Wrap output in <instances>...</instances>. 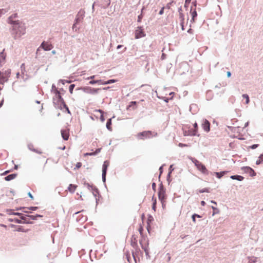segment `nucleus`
Wrapping results in <instances>:
<instances>
[{
    "label": "nucleus",
    "mask_w": 263,
    "mask_h": 263,
    "mask_svg": "<svg viewBox=\"0 0 263 263\" xmlns=\"http://www.w3.org/2000/svg\"><path fill=\"white\" fill-rule=\"evenodd\" d=\"M26 26L25 24L21 22H17L12 25L11 34L15 40L20 39L26 33Z\"/></svg>",
    "instance_id": "obj_1"
},
{
    "label": "nucleus",
    "mask_w": 263,
    "mask_h": 263,
    "mask_svg": "<svg viewBox=\"0 0 263 263\" xmlns=\"http://www.w3.org/2000/svg\"><path fill=\"white\" fill-rule=\"evenodd\" d=\"M54 95L55 96L53 97V104L55 107L62 110V105L65 104V102L62 96V93H60V91L56 90Z\"/></svg>",
    "instance_id": "obj_2"
},
{
    "label": "nucleus",
    "mask_w": 263,
    "mask_h": 263,
    "mask_svg": "<svg viewBox=\"0 0 263 263\" xmlns=\"http://www.w3.org/2000/svg\"><path fill=\"white\" fill-rule=\"evenodd\" d=\"M101 89V88H94L89 86H85L78 87L76 89V90H81L86 93L96 95Z\"/></svg>",
    "instance_id": "obj_3"
},
{
    "label": "nucleus",
    "mask_w": 263,
    "mask_h": 263,
    "mask_svg": "<svg viewBox=\"0 0 263 263\" xmlns=\"http://www.w3.org/2000/svg\"><path fill=\"white\" fill-rule=\"evenodd\" d=\"M53 48V46L51 44H48L47 42L45 41H43L40 46L37 49L36 51V58H37V56L40 55V51H41V49H43L45 51H49Z\"/></svg>",
    "instance_id": "obj_4"
},
{
    "label": "nucleus",
    "mask_w": 263,
    "mask_h": 263,
    "mask_svg": "<svg viewBox=\"0 0 263 263\" xmlns=\"http://www.w3.org/2000/svg\"><path fill=\"white\" fill-rule=\"evenodd\" d=\"M158 195L160 201L165 200L166 198V189L162 182L159 185Z\"/></svg>",
    "instance_id": "obj_5"
},
{
    "label": "nucleus",
    "mask_w": 263,
    "mask_h": 263,
    "mask_svg": "<svg viewBox=\"0 0 263 263\" xmlns=\"http://www.w3.org/2000/svg\"><path fill=\"white\" fill-rule=\"evenodd\" d=\"M146 34L144 31L143 26H138L137 30L135 31V39H138L143 37L145 36Z\"/></svg>",
    "instance_id": "obj_6"
},
{
    "label": "nucleus",
    "mask_w": 263,
    "mask_h": 263,
    "mask_svg": "<svg viewBox=\"0 0 263 263\" xmlns=\"http://www.w3.org/2000/svg\"><path fill=\"white\" fill-rule=\"evenodd\" d=\"M193 162L195 163V165L197 166V168L202 173L204 174H208V170L205 167V165H203L201 162L196 159H195V161H193Z\"/></svg>",
    "instance_id": "obj_7"
},
{
    "label": "nucleus",
    "mask_w": 263,
    "mask_h": 263,
    "mask_svg": "<svg viewBox=\"0 0 263 263\" xmlns=\"http://www.w3.org/2000/svg\"><path fill=\"white\" fill-rule=\"evenodd\" d=\"M85 16V11L82 9H81L77 13L74 21L75 24H80L81 23L84 19Z\"/></svg>",
    "instance_id": "obj_8"
},
{
    "label": "nucleus",
    "mask_w": 263,
    "mask_h": 263,
    "mask_svg": "<svg viewBox=\"0 0 263 263\" xmlns=\"http://www.w3.org/2000/svg\"><path fill=\"white\" fill-rule=\"evenodd\" d=\"M152 135V132L148 131H144L141 133H139L138 134V138L140 139H144L145 138H150Z\"/></svg>",
    "instance_id": "obj_9"
},
{
    "label": "nucleus",
    "mask_w": 263,
    "mask_h": 263,
    "mask_svg": "<svg viewBox=\"0 0 263 263\" xmlns=\"http://www.w3.org/2000/svg\"><path fill=\"white\" fill-rule=\"evenodd\" d=\"M241 170L243 171L245 173L249 174L251 177H254L256 175L254 170L250 166H243L241 167Z\"/></svg>",
    "instance_id": "obj_10"
},
{
    "label": "nucleus",
    "mask_w": 263,
    "mask_h": 263,
    "mask_svg": "<svg viewBox=\"0 0 263 263\" xmlns=\"http://www.w3.org/2000/svg\"><path fill=\"white\" fill-rule=\"evenodd\" d=\"M210 122L207 119H203L202 123V127L206 133L210 131Z\"/></svg>",
    "instance_id": "obj_11"
},
{
    "label": "nucleus",
    "mask_w": 263,
    "mask_h": 263,
    "mask_svg": "<svg viewBox=\"0 0 263 263\" xmlns=\"http://www.w3.org/2000/svg\"><path fill=\"white\" fill-rule=\"evenodd\" d=\"M184 136H199V135H198L196 133V129H193L192 128L190 129L187 130H185L183 132Z\"/></svg>",
    "instance_id": "obj_12"
},
{
    "label": "nucleus",
    "mask_w": 263,
    "mask_h": 263,
    "mask_svg": "<svg viewBox=\"0 0 263 263\" xmlns=\"http://www.w3.org/2000/svg\"><path fill=\"white\" fill-rule=\"evenodd\" d=\"M17 17V13H13L12 15H11L8 18V23L11 25L14 24L15 23H17V22H20L19 20H14V18H16Z\"/></svg>",
    "instance_id": "obj_13"
},
{
    "label": "nucleus",
    "mask_w": 263,
    "mask_h": 263,
    "mask_svg": "<svg viewBox=\"0 0 263 263\" xmlns=\"http://www.w3.org/2000/svg\"><path fill=\"white\" fill-rule=\"evenodd\" d=\"M91 192H92L93 195L96 198V204L97 205L98 203V201H99V198H97V195H98L99 197L101 196L99 194V191L98 189L96 186H95V187H93V190L91 191Z\"/></svg>",
    "instance_id": "obj_14"
},
{
    "label": "nucleus",
    "mask_w": 263,
    "mask_h": 263,
    "mask_svg": "<svg viewBox=\"0 0 263 263\" xmlns=\"http://www.w3.org/2000/svg\"><path fill=\"white\" fill-rule=\"evenodd\" d=\"M137 238L138 236L135 235H133L132 236L130 245L133 248H136L138 246L137 239Z\"/></svg>",
    "instance_id": "obj_15"
},
{
    "label": "nucleus",
    "mask_w": 263,
    "mask_h": 263,
    "mask_svg": "<svg viewBox=\"0 0 263 263\" xmlns=\"http://www.w3.org/2000/svg\"><path fill=\"white\" fill-rule=\"evenodd\" d=\"M190 13L192 15V19L191 20V22L193 23L195 22V19L197 16V12L196 10V9L193 10V7L192 6L190 10Z\"/></svg>",
    "instance_id": "obj_16"
},
{
    "label": "nucleus",
    "mask_w": 263,
    "mask_h": 263,
    "mask_svg": "<svg viewBox=\"0 0 263 263\" xmlns=\"http://www.w3.org/2000/svg\"><path fill=\"white\" fill-rule=\"evenodd\" d=\"M61 133L62 138L64 140H68L69 137V132L65 129H62Z\"/></svg>",
    "instance_id": "obj_17"
},
{
    "label": "nucleus",
    "mask_w": 263,
    "mask_h": 263,
    "mask_svg": "<svg viewBox=\"0 0 263 263\" xmlns=\"http://www.w3.org/2000/svg\"><path fill=\"white\" fill-rule=\"evenodd\" d=\"M17 173L11 174H9L8 175L6 176V177H5L4 179H5V180H6L7 181H10L15 179L16 178V177L17 176Z\"/></svg>",
    "instance_id": "obj_18"
},
{
    "label": "nucleus",
    "mask_w": 263,
    "mask_h": 263,
    "mask_svg": "<svg viewBox=\"0 0 263 263\" xmlns=\"http://www.w3.org/2000/svg\"><path fill=\"white\" fill-rule=\"evenodd\" d=\"M135 250V252L132 251V255L134 259V260L135 262H136V256L139 253L142 254V252L141 251L140 249H139V247L137 246L136 248H134Z\"/></svg>",
    "instance_id": "obj_19"
},
{
    "label": "nucleus",
    "mask_w": 263,
    "mask_h": 263,
    "mask_svg": "<svg viewBox=\"0 0 263 263\" xmlns=\"http://www.w3.org/2000/svg\"><path fill=\"white\" fill-rule=\"evenodd\" d=\"M6 54L5 53V49L0 52V65H2L5 62Z\"/></svg>",
    "instance_id": "obj_20"
},
{
    "label": "nucleus",
    "mask_w": 263,
    "mask_h": 263,
    "mask_svg": "<svg viewBox=\"0 0 263 263\" xmlns=\"http://www.w3.org/2000/svg\"><path fill=\"white\" fill-rule=\"evenodd\" d=\"M109 165V162L107 160H105L102 165V173H107V168Z\"/></svg>",
    "instance_id": "obj_21"
},
{
    "label": "nucleus",
    "mask_w": 263,
    "mask_h": 263,
    "mask_svg": "<svg viewBox=\"0 0 263 263\" xmlns=\"http://www.w3.org/2000/svg\"><path fill=\"white\" fill-rule=\"evenodd\" d=\"M230 178L233 180H236L239 181H241L244 179V177L241 175H235L230 176Z\"/></svg>",
    "instance_id": "obj_22"
},
{
    "label": "nucleus",
    "mask_w": 263,
    "mask_h": 263,
    "mask_svg": "<svg viewBox=\"0 0 263 263\" xmlns=\"http://www.w3.org/2000/svg\"><path fill=\"white\" fill-rule=\"evenodd\" d=\"M137 102L136 101H131L129 105L127 106V109H129V108H132L133 110L136 109L137 108Z\"/></svg>",
    "instance_id": "obj_23"
},
{
    "label": "nucleus",
    "mask_w": 263,
    "mask_h": 263,
    "mask_svg": "<svg viewBox=\"0 0 263 263\" xmlns=\"http://www.w3.org/2000/svg\"><path fill=\"white\" fill-rule=\"evenodd\" d=\"M77 187V185L73 184H70L68 187V190L71 193H73Z\"/></svg>",
    "instance_id": "obj_24"
},
{
    "label": "nucleus",
    "mask_w": 263,
    "mask_h": 263,
    "mask_svg": "<svg viewBox=\"0 0 263 263\" xmlns=\"http://www.w3.org/2000/svg\"><path fill=\"white\" fill-rule=\"evenodd\" d=\"M112 118H109L107 120L106 127L109 131L112 130L111 124H112Z\"/></svg>",
    "instance_id": "obj_25"
},
{
    "label": "nucleus",
    "mask_w": 263,
    "mask_h": 263,
    "mask_svg": "<svg viewBox=\"0 0 263 263\" xmlns=\"http://www.w3.org/2000/svg\"><path fill=\"white\" fill-rule=\"evenodd\" d=\"M152 209L155 212L156 211L157 208V199L154 196V195L152 197Z\"/></svg>",
    "instance_id": "obj_26"
},
{
    "label": "nucleus",
    "mask_w": 263,
    "mask_h": 263,
    "mask_svg": "<svg viewBox=\"0 0 263 263\" xmlns=\"http://www.w3.org/2000/svg\"><path fill=\"white\" fill-rule=\"evenodd\" d=\"M227 173V171H221L220 172H215V174L216 175V177L220 179L224 175H226Z\"/></svg>",
    "instance_id": "obj_27"
},
{
    "label": "nucleus",
    "mask_w": 263,
    "mask_h": 263,
    "mask_svg": "<svg viewBox=\"0 0 263 263\" xmlns=\"http://www.w3.org/2000/svg\"><path fill=\"white\" fill-rule=\"evenodd\" d=\"M8 220L9 221V222H14L16 223H18V224H21V223H22V221L17 218H8Z\"/></svg>",
    "instance_id": "obj_28"
},
{
    "label": "nucleus",
    "mask_w": 263,
    "mask_h": 263,
    "mask_svg": "<svg viewBox=\"0 0 263 263\" xmlns=\"http://www.w3.org/2000/svg\"><path fill=\"white\" fill-rule=\"evenodd\" d=\"M83 184L87 187V188L89 191H92L93 189V187H95L93 184H90L89 183H87L86 181H84Z\"/></svg>",
    "instance_id": "obj_29"
},
{
    "label": "nucleus",
    "mask_w": 263,
    "mask_h": 263,
    "mask_svg": "<svg viewBox=\"0 0 263 263\" xmlns=\"http://www.w3.org/2000/svg\"><path fill=\"white\" fill-rule=\"evenodd\" d=\"M139 242H140V244L141 245V247L142 249L144 251V249H145V250H146V251L148 250V240H147V242H146V245H144L143 244V243H142V240H140Z\"/></svg>",
    "instance_id": "obj_30"
},
{
    "label": "nucleus",
    "mask_w": 263,
    "mask_h": 263,
    "mask_svg": "<svg viewBox=\"0 0 263 263\" xmlns=\"http://www.w3.org/2000/svg\"><path fill=\"white\" fill-rule=\"evenodd\" d=\"M194 109V111L192 112L193 114H195L197 112V106L195 104H192L190 106V110L192 111V109Z\"/></svg>",
    "instance_id": "obj_31"
},
{
    "label": "nucleus",
    "mask_w": 263,
    "mask_h": 263,
    "mask_svg": "<svg viewBox=\"0 0 263 263\" xmlns=\"http://www.w3.org/2000/svg\"><path fill=\"white\" fill-rule=\"evenodd\" d=\"M39 217H43V215H40V214H36L35 215H30L29 219H31L32 220H37V218H39Z\"/></svg>",
    "instance_id": "obj_32"
},
{
    "label": "nucleus",
    "mask_w": 263,
    "mask_h": 263,
    "mask_svg": "<svg viewBox=\"0 0 263 263\" xmlns=\"http://www.w3.org/2000/svg\"><path fill=\"white\" fill-rule=\"evenodd\" d=\"M101 151V148H97L95 151V152H92V153H86L85 154V155H89V156H95V155H96L97 154H98L99 153H100Z\"/></svg>",
    "instance_id": "obj_33"
},
{
    "label": "nucleus",
    "mask_w": 263,
    "mask_h": 263,
    "mask_svg": "<svg viewBox=\"0 0 263 263\" xmlns=\"http://www.w3.org/2000/svg\"><path fill=\"white\" fill-rule=\"evenodd\" d=\"M263 163V153L260 154L258 160L256 162V165H259Z\"/></svg>",
    "instance_id": "obj_34"
},
{
    "label": "nucleus",
    "mask_w": 263,
    "mask_h": 263,
    "mask_svg": "<svg viewBox=\"0 0 263 263\" xmlns=\"http://www.w3.org/2000/svg\"><path fill=\"white\" fill-rule=\"evenodd\" d=\"M6 211H7V213L9 215H17V216H20V215H21V213H20V212H12V210H11V209H7Z\"/></svg>",
    "instance_id": "obj_35"
},
{
    "label": "nucleus",
    "mask_w": 263,
    "mask_h": 263,
    "mask_svg": "<svg viewBox=\"0 0 263 263\" xmlns=\"http://www.w3.org/2000/svg\"><path fill=\"white\" fill-rule=\"evenodd\" d=\"M30 215H25L21 213V215H20V220L22 221H25L27 220V218H29Z\"/></svg>",
    "instance_id": "obj_36"
},
{
    "label": "nucleus",
    "mask_w": 263,
    "mask_h": 263,
    "mask_svg": "<svg viewBox=\"0 0 263 263\" xmlns=\"http://www.w3.org/2000/svg\"><path fill=\"white\" fill-rule=\"evenodd\" d=\"M211 208L213 210V214H212L213 216L215 215V214H218L220 212L218 208H217L216 207L212 206Z\"/></svg>",
    "instance_id": "obj_37"
},
{
    "label": "nucleus",
    "mask_w": 263,
    "mask_h": 263,
    "mask_svg": "<svg viewBox=\"0 0 263 263\" xmlns=\"http://www.w3.org/2000/svg\"><path fill=\"white\" fill-rule=\"evenodd\" d=\"M17 232H28V230H25L22 226H18L17 229L15 230Z\"/></svg>",
    "instance_id": "obj_38"
},
{
    "label": "nucleus",
    "mask_w": 263,
    "mask_h": 263,
    "mask_svg": "<svg viewBox=\"0 0 263 263\" xmlns=\"http://www.w3.org/2000/svg\"><path fill=\"white\" fill-rule=\"evenodd\" d=\"M154 219L153 217L151 215L148 214L147 221H146L147 224H148V225L149 224H151L154 221Z\"/></svg>",
    "instance_id": "obj_39"
},
{
    "label": "nucleus",
    "mask_w": 263,
    "mask_h": 263,
    "mask_svg": "<svg viewBox=\"0 0 263 263\" xmlns=\"http://www.w3.org/2000/svg\"><path fill=\"white\" fill-rule=\"evenodd\" d=\"M138 231L139 232L141 237H143V228L141 224H140Z\"/></svg>",
    "instance_id": "obj_40"
},
{
    "label": "nucleus",
    "mask_w": 263,
    "mask_h": 263,
    "mask_svg": "<svg viewBox=\"0 0 263 263\" xmlns=\"http://www.w3.org/2000/svg\"><path fill=\"white\" fill-rule=\"evenodd\" d=\"M59 82L60 83H62V84L64 85L65 83L70 84L71 83L72 81L71 80H69L60 79V80H59Z\"/></svg>",
    "instance_id": "obj_41"
},
{
    "label": "nucleus",
    "mask_w": 263,
    "mask_h": 263,
    "mask_svg": "<svg viewBox=\"0 0 263 263\" xmlns=\"http://www.w3.org/2000/svg\"><path fill=\"white\" fill-rule=\"evenodd\" d=\"M179 20L181 24H184V15L182 13H180L179 14Z\"/></svg>",
    "instance_id": "obj_42"
},
{
    "label": "nucleus",
    "mask_w": 263,
    "mask_h": 263,
    "mask_svg": "<svg viewBox=\"0 0 263 263\" xmlns=\"http://www.w3.org/2000/svg\"><path fill=\"white\" fill-rule=\"evenodd\" d=\"M242 96L246 99V104H248L250 102L249 96L247 94H243Z\"/></svg>",
    "instance_id": "obj_43"
},
{
    "label": "nucleus",
    "mask_w": 263,
    "mask_h": 263,
    "mask_svg": "<svg viewBox=\"0 0 263 263\" xmlns=\"http://www.w3.org/2000/svg\"><path fill=\"white\" fill-rule=\"evenodd\" d=\"M76 85L74 84H70L69 86V92L72 94L73 93V89L74 88Z\"/></svg>",
    "instance_id": "obj_44"
},
{
    "label": "nucleus",
    "mask_w": 263,
    "mask_h": 263,
    "mask_svg": "<svg viewBox=\"0 0 263 263\" xmlns=\"http://www.w3.org/2000/svg\"><path fill=\"white\" fill-rule=\"evenodd\" d=\"M78 24H75V22H74V23L72 27V29L73 31L77 32L79 30V28L77 27V26Z\"/></svg>",
    "instance_id": "obj_45"
},
{
    "label": "nucleus",
    "mask_w": 263,
    "mask_h": 263,
    "mask_svg": "<svg viewBox=\"0 0 263 263\" xmlns=\"http://www.w3.org/2000/svg\"><path fill=\"white\" fill-rule=\"evenodd\" d=\"M4 76L10 77L11 74V69H9L4 71Z\"/></svg>",
    "instance_id": "obj_46"
},
{
    "label": "nucleus",
    "mask_w": 263,
    "mask_h": 263,
    "mask_svg": "<svg viewBox=\"0 0 263 263\" xmlns=\"http://www.w3.org/2000/svg\"><path fill=\"white\" fill-rule=\"evenodd\" d=\"M62 107H63V108H65L66 109V112L69 114H71V112H70V110L69 109V108L67 106V105L66 104V103L62 105Z\"/></svg>",
    "instance_id": "obj_47"
},
{
    "label": "nucleus",
    "mask_w": 263,
    "mask_h": 263,
    "mask_svg": "<svg viewBox=\"0 0 263 263\" xmlns=\"http://www.w3.org/2000/svg\"><path fill=\"white\" fill-rule=\"evenodd\" d=\"M210 191V189L209 188H204V189H202L201 190H199V192L200 193H209Z\"/></svg>",
    "instance_id": "obj_48"
},
{
    "label": "nucleus",
    "mask_w": 263,
    "mask_h": 263,
    "mask_svg": "<svg viewBox=\"0 0 263 263\" xmlns=\"http://www.w3.org/2000/svg\"><path fill=\"white\" fill-rule=\"evenodd\" d=\"M107 173H102V178L103 183L105 184Z\"/></svg>",
    "instance_id": "obj_49"
},
{
    "label": "nucleus",
    "mask_w": 263,
    "mask_h": 263,
    "mask_svg": "<svg viewBox=\"0 0 263 263\" xmlns=\"http://www.w3.org/2000/svg\"><path fill=\"white\" fill-rule=\"evenodd\" d=\"M9 77L5 76L4 74L3 76H2L0 77L1 80H2V81L7 82L8 81V79Z\"/></svg>",
    "instance_id": "obj_50"
},
{
    "label": "nucleus",
    "mask_w": 263,
    "mask_h": 263,
    "mask_svg": "<svg viewBox=\"0 0 263 263\" xmlns=\"http://www.w3.org/2000/svg\"><path fill=\"white\" fill-rule=\"evenodd\" d=\"M56 90H58V89L55 87V85L54 84H53L52 85V87H51V92H53L54 93Z\"/></svg>",
    "instance_id": "obj_51"
},
{
    "label": "nucleus",
    "mask_w": 263,
    "mask_h": 263,
    "mask_svg": "<svg viewBox=\"0 0 263 263\" xmlns=\"http://www.w3.org/2000/svg\"><path fill=\"white\" fill-rule=\"evenodd\" d=\"M27 146H28V148L29 150L33 152V149H35L34 147H33V145L32 144V143H28V145H27Z\"/></svg>",
    "instance_id": "obj_52"
},
{
    "label": "nucleus",
    "mask_w": 263,
    "mask_h": 263,
    "mask_svg": "<svg viewBox=\"0 0 263 263\" xmlns=\"http://www.w3.org/2000/svg\"><path fill=\"white\" fill-rule=\"evenodd\" d=\"M143 17V14L141 13L140 15H139L138 16L137 22L138 23L141 22V21H142V19Z\"/></svg>",
    "instance_id": "obj_53"
},
{
    "label": "nucleus",
    "mask_w": 263,
    "mask_h": 263,
    "mask_svg": "<svg viewBox=\"0 0 263 263\" xmlns=\"http://www.w3.org/2000/svg\"><path fill=\"white\" fill-rule=\"evenodd\" d=\"M191 0H185L184 7L187 8L189 5L190 4Z\"/></svg>",
    "instance_id": "obj_54"
},
{
    "label": "nucleus",
    "mask_w": 263,
    "mask_h": 263,
    "mask_svg": "<svg viewBox=\"0 0 263 263\" xmlns=\"http://www.w3.org/2000/svg\"><path fill=\"white\" fill-rule=\"evenodd\" d=\"M117 80H115V79H109L107 81V84H109L114 83L117 82Z\"/></svg>",
    "instance_id": "obj_55"
},
{
    "label": "nucleus",
    "mask_w": 263,
    "mask_h": 263,
    "mask_svg": "<svg viewBox=\"0 0 263 263\" xmlns=\"http://www.w3.org/2000/svg\"><path fill=\"white\" fill-rule=\"evenodd\" d=\"M38 207L37 206H30V207H27V209L29 210H32V211H35L37 209H38Z\"/></svg>",
    "instance_id": "obj_56"
},
{
    "label": "nucleus",
    "mask_w": 263,
    "mask_h": 263,
    "mask_svg": "<svg viewBox=\"0 0 263 263\" xmlns=\"http://www.w3.org/2000/svg\"><path fill=\"white\" fill-rule=\"evenodd\" d=\"M144 252L145 253L146 258L149 259L151 258V256L149 254V251H146L145 249H144Z\"/></svg>",
    "instance_id": "obj_57"
},
{
    "label": "nucleus",
    "mask_w": 263,
    "mask_h": 263,
    "mask_svg": "<svg viewBox=\"0 0 263 263\" xmlns=\"http://www.w3.org/2000/svg\"><path fill=\"white\" fill-rule=\"evenodd\" d=\"M171 174H170V173H168L167 177H166V180H167V182H168V183H170V182L171 181Z\"/></svg>",
    "instance_id": "obj_58"
},
{
    "label": "nucleus",
    "mask_w": 263,
    "mask_h": 263,
    "mask_svg": "<svg viewBox=\"0 0 263 263\" xmlns=\"http://www.w3.org/2000/svg\"><path fill=\"white\" fill-rule=\"evenodd\" d=\"M258 146H259V144H254L250 146V148L252 149H254L256 148L257 147H258Z\"/></svg>",
    "instance_id": "obj_59"
},
{
    "label": "nucleus",
    "mask_w": 263,
    "mask_h": 263,
    "mask_svg": "<svg viewBox=\"0 0 263 263\" xmlns=\"http://www.w3.org/2000/svg\"><path fill=\"white\" fill-rule=\"evenodd\" d=\"M174 168H173V164L171 165L168 168V173H170V174H172V173L174 171Z\"/></svg>",
    "instance_id": "obj_60"
},
{
    "label": "nucleus",
    "mask_w": 263,
    "mask_h": 263,
    "mask_svg": "<svg viewBox=\"0 0 263 263\" xmlns=\"http://www.w3.org/2000/svg\"><path fill=\"white\" fill-rule=\"evenodd\" d=\"M11 172V170H7L6 171H5L4 172H3V173H1V176H5L6 175H7L8 173H9L10 172Z\"/></svg>",
    "instance_id": "obj_61"
},
{
    "label": "nucleus",
    "mask_w": 263,
    "mask_h": 263,
    "mask_svg": "<svg viewBox=\"0 0 263 263\" xmlns=\"http://www.w3.org/2000/svg\"><path fill=\"white\" fill-rule=\"evenodd\" d=\"M165 164H163L162 165H161L160 167H159V172H160V175H159V177L160 176V175L162 174L163 173V166Z\"/></svg>",
    "instance_id": "obj_62"
},
{
    "label": "nucleus",
    "mask_w": 263,
    "mask_h": 263,
    "mask_svg": "<svg viewBox=\"0 0 263 263\" xmlns=\"http://www.w3.org/2000/svg\"><path fill=\"white\" fill-rule=\"evenodd\" d=\"M97 84V80H90L89 82V84H90V85H94V84Z\"/></svg>",
    "instance_id": "obj_63"
},
{
    "label": "nucleus",
    "mask_w": 263,
    "mask_h": 263,
    "mask_svg": "<svg viewBox=\"0 0 263 263\" xmlns=\"http://www.w3.org/2000/svg\"><path fill=\"white\" fill-rule=\"evenodd\" d=\"M82 166V163L81 162H77L76 165V168H79L81 167Z\"/></svg>",
    "instance_id": "obj_64"
}]
</instances>
